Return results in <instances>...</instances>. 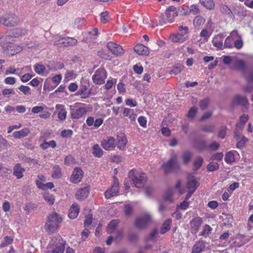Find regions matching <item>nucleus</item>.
Instances as JSON below:
<instances>
[{
	"instance_id": "1",
	"label": "nucleus",
	"mask_w": 253,
	"mask_h": 253,
	"mask_svg": "<svg viewBox=\"0 0 253 253\" xmlns=\"http://www.w3.org/2000/svg\"><path fill=\"white\" fill-rule=\"evenodd\" d=\"M62 221V217L55 212L49 214L45 223V227L49 233L55 232L59 227V224Z\"/></svg>"
},
{
	"instance_id": "2",
	"label": "nucleus",
	"mask_w": 253,
	"mask_h": 253,
	"mask_svg": "<svg viewBox=\"0 0 253 253\" xmlns=\"http://www.w3.org/2000/svg\"><path fill=\"white\" fill-rule=\"evenodd\" d=\"M21 22L20 17L13 13L0 14V24L7 27L18 26Z\"/></svg>"
},
{
	"instance_id": "3",
	"label": "nucleus",
	"mask_w": 253,
	"mask_h": 253,
	"mask_svg": "<svg viewBox=\"0 0 253 253\" xmlns=\"http://www.w3.org/2000/svg\"><path fill=\"white\" fill-rule=\"evenodd\" d=\"M11 37L10 36H6L5 37H0V40H1L0 44L4 51L7 55L9 56L13 55L17 53L19 51V49L16 48V45L13 43L6 42L5 43H2V42L10 39Z\"/></svg>"
},
{
	"instance_id": "4",
	"label": "nucleus",
	"mask_w": 253,
	"mask_h": 253,
	"mask_svg": "<svg viewBox=\"0 0 253 253\" xmlns=\"http://www.w3.org/2000/svg\"><path fill=\"white\" fill-rule=\"evenodd\" d=\"M178 30L180 33L172 35L170 36V39L173 42H183L187 39V35L189 32L188 27L187 26H180L178 28Z\"/></svg>"
},
{
	"instance_id": "5",
	"label": "nucleus",
	"mask_w": 253,
	"mask_h": 253,
	"mask_svg": "<svg viewBox=\"0 0 253 253\" xmlns=\"http://www.w3.org/2000/svg\"><path fill=\"white\" fill-rule=\"evenodd\" d=\"M65 242L60 236L56 238L52 239L50 243L52 246L51 253H63L65 250Z\"/></svg>"
},
{
	"instance_id": "6",
	"label": "nucleus",
	"mask_w": 253,
	"mask_h": 253,
	"mask_svg": "<svg viewBox=\"0 0 253 253\" xmlns=\"http://www.w3.org/2000/svg\"><path fill=\"white\" fill-rule=\"evenodd\" d=\"M179 168V165L177 163V158L176 155H174L166 163L162 166V169L164 170L165 173H168L171 171L177 169Z\"/></svg>"
},
{
	"instance_id": "7",
	"label": "nucleus",
	"mask_w": 253,
	"mask_h": 253,
	"mask_svg": "<svg viewBox=\"0 0 253 253\" xmlns=\"http://www.w3.org/2000/svg\"><path fill=\"white\" fill-rule=\"evenodd\" d=\"M151 221L152 217L151 215L148 213H145L136 218L134 225L136 228L142 229L146 227Z\"/></svg>"
},
{
	"instance_id": "8",
	"label": "nucleus",
	"mask_w": 253,
	"mask_h": 253,
	"mask_svg": "<svg viewBox=\"0 0 253 253\" xmlns=\"http://www.w3.org/2000/svg\"><path fill=\"white\" fill-rule=\"evenodd\" d=\"M107 73L104 68H99L92 77L93 82L96 84H102L105 83Z\"/></svg>"
},
{
	"instance_id": "9",
	"label": "nucleus",
	"mask_w": 253,
	"mask_h": 253,
	"mask_svg": "<svg viewBox=\"0 0 253 253\" xmlns=\"http://www.w3.org/2000/svg\"><path fill=\"white\" fill-rule=\"evenodd\" d=\"M54 39L56 40L55 43L56 45H61L63 46H73L77 43V40L73 38L62 37L60 35H57L55 37Z\"/></svg>"
},
{
	"instance_id": "10",
	"label": "nucleus",
	"mask_w": 253,
	"mask_h": 253,
	"mask_svg": "<svg viewBox=\"0 0 253 253\" xmlns=\"http://www.w3.org/2000/svg\"><path fill=\"white\" fill-rule=\"evenodd\" d=\"M147 178L146 175L144 173H137L132 177V181L134 186L137 188H141L145 184Z\"/></svg>"
},
{
	"instance_id": "11",
	"label": "nucleus",
	"mask_w": 253,
	"mask_h": 253,
	"mask_svg": "<svg viewBox=\"0 0 253 253\" xmlns=\"http://www.w3.org/2000/svg\"><path fill=\"white\" fill-rule=\"evenodd\" d=\"M102 147L107 151L114 150L116 146V140L113 136H107L101 142Z\"/></svg>"
},
{
	"instance_id": "12",
	"label": "nucleus",
	"mask_w": 253,
	"mask_h": 253,
	"mask_svg": "<svg viewBox=\"0 0 253 253\" xmlns=\"http://www.w3.org/2000/svg\"><path fill=\"white\" fill-rule=\"evenodd\" d=\"M119 183L118 179L114 178V184L112 186L111 188L104 193L105 198L107 199H110L112 197L118 195L119 191Z\"/></svg>"
},
{
	"instance_id": "13",
	"label": "nucleus",
	"mask_w": 253,
	"mask_h": 253,
	"mask_svg": "<svg viewBox=\"0 0 253 253\" xmlns=\"http://www.w3.org/2000/svg\"><path fill=\"white\" fill-rule=\"evenodd\" d=\"M249 101L247 97L239 94L233 97L231 102V106L233 107L237 105L247 107Z\"/></svg>"
},
{
	"instance_id": "14",
	"label": "nucleus",
	"mask_w": 253,
	"mask_h": 253,
	"mask_svg": "<svg viewBox=\"0 0 253 253\" xmlns=\"http://www.w3.org/2000/svg\"><path fill=\"white\" fill-rule=\"evenodd\" d=\"M107 48L116 56H121L124 53L122 47L113 42H109L107 45Z\"/></svg>"
},
{
	"instance_id": "15",
	"label": "nucleus",
	"mask_w": 253,
	"mask_h": 253,
	"mask_svg": "<svg viewBox=\"0 0 253 253\" xmlns=\"http://www.w3.org/2000/svg\"><path fill=\"white\" fill-rule=\"evenodd\" d=\"M202 222V218L200 216H197L192 219L190 222L191 232L192 234L197 233Z\"/></svg>"
},
{
	"instance_id": "16",
	"label": "nucleus",
	"mask_w": 253,
	"mask_h": 253,
	"mask_svg": "<svg viewBox=\"0 0 253 253\" xmlns=\"http://www.w3.org/2000/svg\"><path fill=\"white\" fill-rule=\"evenodd\" d=\"M166 21L168 23H172L174 18L178 15L176 8L173 6H170L166 11Z\"/></svg>"
},
{
	"instance_id": "17",
	"label": "nucleus",
	"mask_w": 253,
	"mask_h": 253,
	"mask_svg": "<svg viewBox=\"0 0 253 253\" xmlns=\"http://www.w3.org/2000/svg\"><path fill=\"white\" fill-rule=\"evenodd\" d=\"M127 143V139L124 133H120L117 135L116 146L121 150L125 149Z\"/></svg>"
},
{
	"instance_id": "18",
	"label": "nucleus",
	"mask_w": 253,
	"mask_h": 253,
	"mask_svg": "<svg viewBox=\"0 0 253 253\" xmlns=\"http://www.w3.org/2000/svg\"><path fill=\"white\" fill-rule=\"evenodd\" d=\"M83 173L81 168L78 167L75 168L70 178L71 181L74 183H79L83 177Z\"/></svg>"
},
{
	"instance_id": "19",
	"label": "nucleus",
	"mask_w": 253,
	"mask_h": 253,
	"mask_svg": "<svg viewBox=\"0 0 253 253\" xmlns=\"http://www.w3.org/2000/svg\"><path fill=\"white\" fill-rule=\"evenodd\" d=\"M89 187H84L79 189L76 194V198L79 200H84L88 196Z\"/></svg>"
},
{
	"instance_id": "20",
	"label": "nucleus",
	"mask_w": 253,
	"mask_h": 253,
	"mask_svg": "<svg viewBox=\"0 0 253 253\" xmlns=\"http://www.w3.org/2000/svg\"><path fill=\"white\" fill-rule=\"evenodd\" d=\"M206 248V242L203 240H199L196 242L192 248L191 253H201Z\"/></svg>"
},
{
	"instance_id": "21",
	"label": "nucleus",
	"mask_w": 253,
	"mask_h": 253,
	"mask_svg": "<svg viewBox=\"0 0 253 253\" xmlns=\"http://www.w3.org/2000/svg\"><path fill=\"white\" fill-rule=\"evenodd\" d=\"M25 169L23 168L19 163L16 164L13 167V174L17 179H21L24 176V172Z\"/></svg>"
},
{
	"instance_id": "22",
	"label": "nucleus",
	"mask_w": 253,
	"mask_h": 253,
	"mask_svg": "<svg viewBox=\"0 0 253 253\" xmlns=\"http://www.w3.org/2000/svg\"><path fill=\"white\" fill-rule=\"evenodd\" d=\"M199 186L197 180L194 176L190 175L188 177L187 188L188 190L195 191Z\"/></svg>"
},
{
	"instance_id": "23",
	"label": "nucleus",
	"mask_w": 253,
	"mask_h": 253,
	"mask_svg": "<svg viewBox=\"0 0 253 253\" xmlns=\"http://www.w3.org/2000/svg\"><path fill=\"white\" fill-rule=\"evenodd\" d=\"M224 36L222 34H218L217 36H215L212 41L213 45L219 49H221L223 46V39Z\"/></svg>"
},
{
	"instance_id": "24",
	"label": "nucleus",
	"mask_w": 253,
	"mask_h": 253,
	"mask_svg": "<svg viewBox=\"0 0 253 253\" xmlns=\"http://www.w3.org/2000/svg\"><path fill=\"white\" fill-rule=\"evenodd\" d=\"M78 95H80L83 98H86L91 95L90 90L85 85H82L78 91Z\"/></svg>"
},
{
	"instance_id": "25",
	"label": "nucleus",
	"mask_w": 253,
	"mask_h": 253,
	"mask_svg": "<svg viewBox=\"0 0 253 253\" xmlns=\"http://www.w3.org/2000/svg\"><path fill=\"white\" fill-rule=\"evenodd\" d=\"M30 132L28 128H24L22 129L14 131L13 133V136L17 139H21V138L26 137Z\"/></svg>"
},
{
	"instance_id": "26",
	"label": "nucleus",
	"mask_w": 253,
	"mask_h": 253,
	"mask_svg": "<svg viewBox=\"0 0 253 253\" xmlns=\"http://www.w3.org/2000/svg\"><path fill=\"white\" fill-rule=\"evenodd\" d=\"M134 50L139 55H147L149 50L147 47L141 44H138L134 47Z\"/></svg>"
},
{
	"instance_id": "27",
	"label": "nucleus",
	"mask_w": 253,
	"mask_h": 253,
	"mask_svg": "<svg viewBox=\"0 0 253 253\" xmlns=\"http://www.w3.org/2000/svg\"><path fill=\"white\" fill-rule=\"evenodd\" d=\"M79 213V208L78 205L73 204L69 211V218L74 219L77 217Z\"/></svg>"
},
{
	"instance_id": "28",
	"label": "nucleus",
	"mask_w": 253,
	"mask_h": 253,
	"mask_svg": "<svg viewBox=\"0 0 253 253\" xmlns=\"http://www.w3.org/2000/svg\"><path fill=\"white\" fill-rule=\"evenodd\" d=\"M172 220L170 218H168L163 223L160 232L161 234H164L170 229V225L171 224Z\"/></svg>"
},
{
	"instance_id": "29",
	"label": "nucleus",
	"mask_w": 253,
	"mask_h": 253,
	"mask_svg": "<svg viewBox=\"0 0 253 253\" xmlns=\"http://www.w3.org/2000/svg\"><path fill=\"white\" fill-rule=\"evenodd\" d=\"M103 151L98 144H94L92 146V154L97 158H101L103 155Z\"/></svg>"
},
{
	"instance_id": "30",
	"label": "nucleus",
	"mask_w": 253,
	"mask_h": 253,
	"mask_svg": "<svg viewBox=\"0 0 253 253\" xmlns=\"http://www.w3.org/2000/svg\"><path fill=\"white\" fill-rule=\"evenodd\" d=\"M184 69V66L180 63L174 64L173 69L170 71L169 74L176 75L180 73Z\"/></svg>"
},
{
	"instance_id": "31",
	"label": "nucleus",
	"mask_w": 253,
	"mask_h": 253,
	"mask_svg": "<svg viewBox=\"0 0 253 253\" xmlns=\"http://www.w3.org/2000/svg\"><path fill=\"white\" fill-rule=\"evenodd\" d=\"M43 141L42 143L40 144V147L43 150H45L49 147L54 148L56 146V142L54 140H51L49 142H47L46 140Z\"/></svg>"
},
{
	"instance_id": "32",
	"label": "nucleus",
	"mask_w": 253,
	"mask_h": 253,
	"mask_svg": "<svg viewBox=\"0 0 253 253\" xmlns=\"http://www.w3.org/2000/svg\"><path fill=\"white\" fill-rule=\"evenodd\" d=\"M119 220L116 219L112 220L111 221H110L108 225L107 228V231L108 233H112L115 232L116 227L119 224Z\"/></svg>"
},
{
	"instance_id": "33",
	"label": "nucleus",
	"mask_w": 253,
	"mask_h": 253,
	"mask_svg": "<svg viewBox=\"0 0 253 253\" xmlns=\"http://www.w3.org/2000/svg\"><path fill=\"white\" fill-rule=\"evenodd\" d=\"M205 22V19L201 16H196L193 20V24L196 28L200 27Z\"/></svg>"
},
{
	"instance_id": "34",
	"label": "nucleus",
	"mask_w": 253,
	"mask_h": 253,
	"mask_svg": "<svg viewBox=\"0 0 253 253\" xmlns=\"http://www.w3.org/2000/svg\"><path fill=\"white\" fill-rule=\"evenodd\" d=\"M61 169L59 166H54L53 168V173L52 174V177L55 179H58L61 176Z\"/></svg>"
},
{
	"instance_id": "35",
	"label": "nucleus",
	"mask_w": 253,
	"mask_h": 253,
	"mask_svg": "<svg viewBox=\"0 0 253 253\" xmlns=\"http://www.w3.org/2000/svg\"><path fill=\"white\" fill-rule=\"evenodd\" d=\"M44 200L50 205H52L54 203L55 198L54 196L48 193H45L43 195Z\"/></svg>"
},
{
	"instance_id": "36",
	"label": "nucleus",
	"mask_w": 253,
	"mask_h": 253,
	"mask_svg": "<svg viewBox=\"0 0 253 253\" xmlns=\"http://www.w3.org/2000/svg\"><path fill=\"white\" fill-rule=\"evenodd\" d=\"M201 4L209 9L213 8L214 4L212 0H200Z\"/></svg>"
},
{
	"instance_id": "37",
	"label": "nucleus",
	"mask_w": 253,
	"mask_h": 253,
	"mask_svg": "<svg viewBox=\"0 0 253 253\" xmlns=\"http://www.w3.org/2000/svg\"><path fill=\"white\" fill-rule=\"evenodd\" d=\"M249 116L247 115H243L240 117L239 122L237 124V126L239 128L242 127L245 123L248 120Z\"/></svg>"
},
{
	"instance_id": "38",
	"label": "nucleus",
	"mask_w": 253,
	"mask_h": 253,
	"mask_svg": "<svg viewBox=\"0 0 253 253\" xmlns=\"http://www.w3.org/2000/svg\"><path fill=\"white\" fill-rule=\"evenodd\" d=\"M173 194V189L172 188L168 189L165 193V200L166 201L172 202V196Z\"/></svg>"
},
{
	"instance_id": "39",
	"label": "nucleus",
	"mask_w": 253,
	"mask_h": 253,
	"mask_svg": "<svg viewBox=\"0 0 253 253\" xmlns=\"http://www.w3.org/2000/svg\"><path fill=\"white\" fill-rule=\"evenodd\" d=\"M224 160L227 163L234 162L235 161V157L234 154L231 151L227 152L225 155Z\"/></svg>"
},
{
	"instance_id": "40",
	"label": "nucleus",
	"mask_w": 253,
	"mask_h": 253,
	"mask_svg": "<svg viewBox=\"0 0 253 253\" xmlns=\"http://www.w3.org/2000/svg\"><path fill=\"white\" fill-rule=\"evenodd\" d=\"M76 76L77 75L74 71H67L65 75V80H66L67 81H68L75 79Z\"/></svg>"
},
{
	"instance_id": "41",
	"label": "nucleus",
	"mask_w": 253,
	"mask_h": 253,
	"mask_svg": "<svg viewBox=\"0 0 253 253\" xmlns=\"http://www.w3.org/2000/svg\"><path fill=\"white\" fill-rule=\"evenodd\" d=\"M26 108L22 105H18L14 108L11 106H7L5 108V111H25Z\"/></svg>"
},
{
	"instance_id": "42",
	"label": "nucleus",
	"mask_w": 253,
	"mask_h": 253,
	"mask_svg": "<svg viewBox=\"0 0 253 253\" xmlns=\"http://www.w3.org/2000/svg\"><path fill=\"white\" fill-rule=\"evenodd\" d=\"M210 36V32L206 29H203L200 33V36L203 39L204 42L207 41Z\"/></svg>"
},
{
	"instance_id": "43",
	"label": "nucleus",
	"mask_w": 253,
	"mask_h": 253,
	"mask_svg": "<svg viewBox=\"0 0 253 253\" xmlns=\"http://www.w3.org/2000/svg\"><path fill=\"white\" fill-rule=\"evenodd\" d=\"M211 227L210 225L206 224L204 226L203 230L201 232L200 235L204 237H207L209 234L211 233Z\"/></svg>"
},
{
	"instance_id": "44",
	"label": "nucleus",
	"mask_w": 253,
	"mask_h": 253,
	"mask_svg": "<svg viewBox=\"0 0 253 253\" xmlns=\"http://www.w3.org/2000/svg\"><path fill=\"white\" fill-rule=\"evenodd\" d=\"M210 99L209 98H205L200 101L199 105L201 109H206L209 105Z\"/></svg>"
},
{
	"instance_id": "45",
	"label": "nucleus",
	"mask_w": 253,
	"mask_h": 253,
	"mask_svg": "<svg viewBox=\"0 0 253 253\" xmlns=\"http://www.w3.org/2000/svg\"><path fill=\"white\" fill-rule=\"evenodd\" d=\"M203 163V159L201 157H198L194 163V169L197 170L202 165Z\"/></svg>"
},
{
	"instance_id": "46",
	"label": "nucleus",
	"mask_w": 253,
	"mask_h": 253,
	"mask_svg": "<svg viewBox=\"0 0 253 253\" xmlns=\"http://www.w3.org/2000/svg\"><path fill=\"white\" fill-rule=\"evenodd\" d=\"M189 11L191 13L196 15L200 13V10L199 7V5L197 4H193L190 6Z\"/></svg>"
},
{
	"instance_id": "47",
	"label": "nucleus",
	"mask_w": 253,
	"mask_h": 253,
	"mask_svg": "<svg viewBox=\"0 0 253 253\" xmlns=\"http://www.w3.org/2000/svg\"><path fill=\"white\" fill-rule=\"evenodd\" d=\"M195 147L200 151H203L207 148L206 143L204 141H198L195 144Z\"/></svg>"
},
{
	"instance_id": "48",
	"label": "nucleus",
	"mask_w": 253,
	"mask_h": 253,
	"mask_svg": "<svg viewBox=\"0 0 253 253\" xmlns=\"http://www.w3.org/2000/svg\"><path fill=\"white\" fill-rule=\"evenodd\" d=\"M219 165L217 163L211 162L210 163L207 167V169L208 171H213L218 169Z\"/></svg>"
},
{
	"instance_id": "49",
	"label": "nucleus",
	"mask_w": 253,
	"mask_h": 253,
	"mask_svg": "<svg viewBox=\"0 0 253 253\" xmlns=\"http://www.w3.org/2000/svg\"><path fill=\"white\" fill-rule=\"evenodd\" d=\"M36 208V206L34 204L28 203L25 205L24 209L27 212L29 213L31 211L35 210Z\"/></svg>"
},
{
	"instance_id": "50",
	"label": "nucleus",
	"mask_w": 253,
	"mask_h": 253,
	"mask_svg": "<svg viewBox=\"0 0 253 253\" xmlns=\"http://www.w3.org/2000/svg\"><path fill=\"white\" fill-rule=\"evenodd\" d=\"M45 70V68L43 65L36 64L35 66V71L37 73L39 74L43 73Z\"/></svg>"
},
{
	"instance_id": "51",
	"label": "nucleus",
	"mask_w": 253,
	"mask_h": 253,
	"mask_svg": "<svg viewBox=\"0 0 253 253\" xmlns=\"http://www.w3.org/2000/svg\"><path fill=\"white\" fill-rule=\"evenodd\" d=\"M248 141V139L244 136L241 137V139L237 143L236 146L238 148L242 149L245 146V143Z\"/></svg>"
},
{
	"instance_id": "52",
	"label": "nucleus",
	"mask_w": 253,
	"mask_h": 253,
	"mask_svg": "<svg viewBox=\"0 0 253 253\" xmlns=\"http://www.w3.org/2000/svg\"><path fill=\"white\" fill-rule=\"evenodd\" d=\"M117 82V80L115 79H112L111 80H109L107 81L106 84L105 85V88L108 90L111 89L113 85L115 84Z\"/></svg>"
},
{
	"instance_id": "53",
	"label": "nucleus",
	"mask_w": 253,
	"mask_h": 253,
	"mask_svg": "<svg viewBox=\"0 0 253 253\" xmlns=\"http://www.w3.org/2000/svg\"><path fill=\"white\" fill-rule=\"evenodd\" d=\"M19 89L25 95H29L31 94V89L28 86L22 85L19 87Z\"/></svg>"
},
{
	"instance_id": "54",
	"label": "nucleus",
	"mask_w": 253,
	"mask_h": 253,
	"mask_svg": "<svg viewBox=\"0 0 253 253\" xmlns=\"http://www.w3.org/2000/svg\"><path fill=\"white\" fill-rule=\"evenodd\" d=\"M233 42V40L228 36L225 40L224 45V47L225 48H231L232 47Z\"/></svg>"
},
{
	"instance_id": "55",
	"label": "nucleus",
	"mask_w": 253,
	"mask_h": 253,
	"mask_svg": "<svg viewBox=\"0 0 253 253\" xmlns=\"http://www.w3.org/2000/svg\"><path fill=\"white\" fill-rule=\"evenodd\" d=\"M124 211L126 215H130L133 212V208L130 205H126L124 207Z\"/></svg>"
},
{
	"instance_id": "56",
	"label": "nucleus",
	"mask_w": 253,
	"mask_h": 253,
	"mask_svg": "<svg viewBox=\"0 0 253 253\" xmlns=\"http://www.w3.org/2000/svg\"><path fill=\"white\" fill-rule=\"evenodd\" d=\"M8 146V141L0 135V148H6Z\"/></svg>"
},
{
	"instance_id": "57",
	"label": "nucleus",
	"mask_w": 253,
	"mask_h": 253,
	"mask_svg": "<svg viewBox=\"0 0 253 253\" xmlns=\"http://www.w3.org/2000/svg\"><path fill=\"white\" fill-rule=\"evenodd\" d=\"M26 30L21 28L15 29L13 32V34H15L17 36L24 35L26 34Z\"/></svg>"
},
{
	"instance_id": "58",
	"label": "nucleus",
	"mask_w": 253,
	"mask_h": 253,
	"mask_svg": "<svg viewBox=\"0 0 253 253\" xmlns=\"http://www.w3.org/2000/svg\"><path fill=\"white\" fill-rule=\"evenodd\" d=\"M214 127L213 126L211 125H207L203 126L201 128V130L209 133L213 132Z\"/></svg>"
},
{
	"instance_id": "59",
	"label": "nucleus",
	"mask_w": 253,
	"mask_h": 253,
	"mask_svg": "<svg viewBox=\"0 0 253 253\" xmlns=\"http://www.w3.org/2000/svg\"><path fill=\"white\" fill-rule=\"evenodd\" d=\"M73 135V131L70 129L64 130L61 132V136L63 138L71 137Z\"/></svg>"
},
{
	"instance_id": "60",
	"label": "nucleus",
	"mask_w": 253,
	"mask_h": 253,
	"mask_svg": "<svg viewBox=\"0 0 253 253\" xmlns=\"http://www.w3.org/2000/svg\"><path fill=\"white\" fill-rule=\"evenodd\" d=\"M109 17V12L107 11L101 13V21L103 23H106Z\"/></svg>"
},
{
	"instance_id": "61",
	"label": "nucleus",
	"mask_w": 253,
	"mask_h": 253,
	"mask_svg": "<svg viewBox=\"0 0 253 253\" xmlns=\"http://www.w3.org/2000/svg\"><path fill=\"white\" fill-rule=\"evenodd\" d=\"M182 14L184 15H188L191 14V12L189 11L190 6L186 5H183L181 7Z\"/></svg>"
},
{
	"instance_id": "62",
	"label": "nucleus",
	"mask_w": 253,
	"mask_h": 253,
	"mask_svg": "<svg viewBox=\"0 0 253 253\" xmlns=\"http://www.w3.org/2000/svg\"><path fill=\"white\" fill-rule=\"evenodd\" d=\"M189 206V203L184 200L183 202H181L180 205L177 206V208L181 209L182 210H186Z\"/></svg>"
},
{
	"instance_id": "63",
	"label": "nucleus",
	"mask_w": 253,
	"mask_h": 253,
	"mask_svg": "<svg viewBox=\"0 0 253 253\" xmlns=\"http://www.w3.org/2000/svg\"><path fill=\"white\" fill-rule=\"evenodd\" d=\"M229 36L234 41L241 38L236 30L232 31Z\"/></svg>"
},
{
	"instance_id": "64",
	"label": "nucleus",
	"mask_w": 253,
	"mask_h": 253,
	"mask_svg": "<svg viewBox=\"0 0 253 253\" xmlns=\"http://www.w3.org/2000/svg\"><path fill=\"white\" fill-rule=\"evenodd\" d=\"M234 46L237 49H240L243 46V42L241 38L234 41Z\"/></svg>"
}]
</instances>
